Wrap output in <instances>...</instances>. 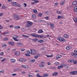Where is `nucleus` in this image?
Wrapping results in <instances>:
<instances>
[{"mask_svg": "<svg viewBox=\"0 0 77 77\" xmlns=\"http://www.w3.org/2000/svg\"><path fill=\"white\" fill-rule=\"evenodd\" d=\"M30 36H32V37H35V38H42L44 37L43 35H38L35 33H32L30 34Z\"/></svg>", "mask_w": 77, "mask_h": 77, "instance_id": "obj_1", "label": "nucleus"}, {"mask_svg": "<svg viewBox=\"0 0 77 77\" xmlns=\"http://www.w3.org/2000/svg\"><path fill=\"white\" fill-rule=\"evenodd\" d=\"M13 18H14L15 21H17V20H19L20 19V17L17 14H14L13 15Z\"/></svg>", "mask_w": 77, "mask_h": 77, "instance_id": "obj_2", "label": "nucleus"}, {"mask_svg": "<svg viewBox=\"0 0 77 77\" xmlns=\"http://www.w3.org/2000/svg\"><path fill=\"white\" fill-rule=\"evenodd\" d=\"M57 39L59 40V41L61 42H66V40L64 38H62V37H59L57 38Z\"/></svg>", "mask_w": 77, "mask_h": 77, "instance_id": "obj_3", "label": "nucleus"}, {"mask_svg": "<svg viewBox=\"0 0 77 77\" xmlns=\"http://www.w3.org/2000/svg\"><path fill=\"white\" fill-rule=\"evenodd\" d=\"M31 54L32 55H35L36 54V51L35 49H30Z\"/></svg>", "mask_w": 77, "mask_h": 77, "instance_id": "obj_4", "label": "nucleus"}, {"mask_svg": "<svg viewBox=\"0 0 77 77\" xmlns=\"http://www.w3.org/2000/svg\"><path fill=\"white\" fill-rule=\"evenodd\" d=\"M27 23H28V24L26 25V27H31V26H32L33 24L30 21H28Z\"/></svg>", "mask_w": 77, "mask_h": 77, "instance_id": "obj_5", "label": "nucleus"}, {"mask_svg": "<svg viewBox=\"0 0 77 77\" xmlns=\"http://www.w3.org/2000/svg\"><path fill=\"white\" fill-rule=\"evenodd\" d=\"M44 61H43L41 62V64L39 65V67L40 68H43L44 67Z\"/></svg>", "mask_w": 77, "mask_h": 77, "instance_id": "obj_6", "label": "nucleus"}, {"mask_svg": "<svg viewBox=\"0 0 77 77\" xmlns=\"http://www.w3.org/2000/svg\"><path fill=\"white\" fill-rule=\"evenodd\" d=\"M70 74H73V75H75V74H77V71H74L71 72H70Z\"/></svg>", "mask_w": 77, "mask_h": 77, "instance_id": "obj_7", "label": "nucleus"}, {"mask_svg": "<svg viewBox=\"0 0 77 77\" xmlns=\"http://www.w3.org/2000/svg\"><path fill=\"white\" fill-rule=\"evenodd\" d=\"M11 5H13V6H17V5H18V3L15 2H11Z\"/></svg>", "mask_w": 77, "mask_h": 77, "instance_id": "obj_8", "label": "nucleus"}, {"mask_svg": "<svg viewBox=\"0 0 77 77\" xmlns=\"http://www.w3.org/2000/svg\"><path fill=\"white\" fill-rule=\"evenodd\" d=\"M19 60L20 61V62H22L26 61V60L24 58H20Z\"/></svg>", "mask_w": 77, "mask_h": 77, "instance_id": "obj_9", "label": "nucleus"}, {"mask_svg": "<svg viewBox=\"0 0 77 77\" xmlns=\"http://www.w3.org/2000/svg\"><path fill=\"white\" fill-rule=\"evenodd\" d=\"M62 57V55H58L56 57V59H60V58H61Z\"/></svg>", "mask_w": 77, "mask_h": 77, "instance_id": "obj_10", "label": "nucleus"}, {"mask_svg": "<svg viewBox=\"0 0 77 77\" xmlns=\"http://www.w3.org/2000/svg\"><path fill=\"white\" fill-rule=\"evenodd\" d=\"M50 26L51 27L52 29H54V24H53V23H50Z\"/></svg>", "mask_w": 77, "mask_h": 77, "instance_id": "obj_11", "label": "nucleus"}, {"mask_svg": "<svg viewBox=\"0 0 77 77\" xmlns=\"http://www.w3.org/2000/svg\"><path fill=\"white\" fill-rule=\"evenodd\" d=\"M58 75V73L57 72H55L52 74L53 76H57Z\"/></svg>", "mask_w": 77, "mask_h": 77, "instance_id": "obj_12", "label": "nucleus"}, {"mask_svg": "<svg viewBox=\"0 0 77 77\" xmlns=\"http://www.w3.org/2000/svg\"><path fill=\"white\" fill-rule=\"evenodd\" d=\"M32 17L33 19H36V15L35 14H33L32 15Z\"/></svg>", "mask_w": 77, "mask_h": 77, "instance_id": "obj_13", "label": "nucleus"}, {"mask_svg": "<svg viewBox=\"0 0 77 77\" xmlns=\"http://www.w3.org/2000/svg\"><path fill=\"white\" fill-rule=\"evenodd\" d=\"M74 59H71L68 60V62H70L71 63H72V62H74Z\"/></svg>", "mask_w": 77, "mask_h": 77, "instance_id": "obj_14", "label": "nucleus"}, {"mask_svg": "<svg viewBox=\"0 0 77 77\" xmlns=\"http://www.w3.org/2000/svg\"><path fill=\"white\" fill-rule=\"evenodd\" d=\"M49 75V74H44L43 75V77H48Z\"/></svg>", "mask_w": 77, "mask_h": 77, "instance_id": "obj_15", "label": "nucleus"}, {"mask_svg": "<svg viewBox=\"0 0 77 77\" xmlns=\"http://www.w3.org/2000/svg\"><path fill=\"white\" fill-rule=\"evenodd\" d=\"M15 60L14 59H11V63H15Z\"/></svg>", "mask_w": 77, "mask_h": 77, "instance_id": "obj_16", "label": "nucleus"}, {"mask_svg": "<svg viewBox=\"0 0 77 77\" xmlns=\"http://www.w3.org/2000/svg\"><path fill=\"white\" fill-rule=\"evenodd\" d=\"M43 32H44L42 29H40L38 31V33H43Z\"/></svg>", "mask_w": 77, "mask_h": 77, "instance_id": "obj_17", "label": "nucleus"}, {"mask_svg": "<svg viewBox=\"0 0 77 77\" xmlns=\"http://www.w3.org/2000/svg\"><path fill=\"white\" fill-rule=\"evenodd\" d=\"M74 12H77V6H75L74 8Z\"/></svg>", "mask_w": 77, "mask_h": 77, "instance_id": "obj_18", "label": "nucleus"}, {"mask_svg": "<svg viewBox=\"0 0 77 77\" xmlns=\"http://www.w3.org/2000/svg\"><path fill=\"white\" fill-rule=\"evenodd\" d=\"M14 29H20V26H16L14 27Z\"/></svg>", "mask_w": 77, "mask_h": 77, "instance_id": "obj_19", "label": "nucleus"}, {"mask_svg": "<svg viewBox=\"0 0 77 77\" xmlns=\"http://www.w3.org/2000/svg\"><path fill=\"white\" fill-rule=\"evenodd\" d=\"M8 44H9L11 45H14V42H8Z\"/></svg>", "mask_w": 77, "mask_h": 77, "instance_id": "obj_20", "label": "nucleus"}, {"mask_svg": "<svg viewBox=\"0 0 77 77\" xmlns=\"http://www.w3.org/2000/svg\"><path fill=\"white\" fill-rule=\"evenodd\" d=\"M44 42L43 40H39L38 41V42H39V43H42V42Z\"/></svg>", "mask_w": 77, "mask_h": 77, "instance_id": "obj_21", "label": "nucleus"}, {"mask_svg": "<svg viewBox=\"0 0 77 77\" xmlns=\"http://www.w3.org/2000/svg\"><path fill=\"white\" fill-rule=\"evenodd\" d=\"M15 55H17V56H18V55H20V52H17L15 53Z\"/></svg>", "mask_w": 77, "mask_h": 77, "instance_id": "obj_22", "label": "nucleus"}, {"mask_svg": "<svg viewBox=\"0 0 77 77\" xmlns=\"http://www.w3.org/2000/svg\"><path fill=\"white\" fill-rule=\"evenodd\" d=\"M69 35H68L65 34L64 35V37L66 38H68Z\"/></svg>", "mask_w": 77, "mask_h": 77, "instance_id": "obj_23", "label": "nucleus"}, {"mask_svg": "<svg viewBox=\"0 0 77 77\" xmlns=\"http://www.w3.org/2000/svg\"><path fill=\"white\" fill-rule=\"evenodd\" d=\"M38 40V39L37 38H35L32 39V41H34V42H36V41H37Z\"/></svg>", "mask_w": 77, "mask_h": 77, "instance_id": "obj_24", "label": "nucleus"}, {"mask_svg": "<svg viewBox=\"0 0 77 77\" xmlns=\"http://www.w3.org/2000/svg\"><path fill=\"white\" fill-rule=\"evenodd\" d=\"M77 3L76 1L72 3L73 5H77Z\"/></svg>", "mask_w": 77, "mask_h": 77, "instance_id": "obj_25", "label": "nucleus"}, {"mask_svg": "<svg viewBox=\"0 0 77 77\" xmlns=\"http://www.w3.org/2000/svg\"><path fill=\"white\" fill-rule=\"evenodd\" d=\"M3 40L4 41H8V40H9V38L5 37L3 39Z\"/></svg>", "mask_w": 77, "mask_h": 77, "instance_id": "obj_26", "label": "nucleus"}, {"mask_svg": "<svg viewBox=\"0 0 77 77\" xmlns=\"http://www.w3.org/2000/svg\"><path fill=\"white\" fill-rule=\"evenodd\" d=\"M75 23H77V19L76 18H74L73 19Z\"/></svg>", "mask_w": 77, "mask_h": 77, "instance_id": "obj_27", "label": "nucleus"}, {"mask_svg": "<svg viewBox=\"0 0 77 77\" xmlns=\"http://www.w3.org/2000/svg\"><path fill=\"white\" fill-rule=\"evenodd\" d=\"M57 14H60L62 13V11H57Z\"/></svg>", "mask_w": 77, "mask_h": 77, "instance_id": "obj_28", "label": "nucleus"}, {"mask_svg": "<svg viewBox=\"0 0 77 77\" xmlns=\"http://www.w3.org/2000/svg\"><path fill=\"white\" fill-rule=\"evenodd\" d=\"M38 16L39 17H41L42 16V13H39L38 14Z\"/></svg>", "mask_w": 77, "mask_h": 77, "instance_id": "obj_29", "label": "nucleus"}, {"mask_svg": "<svg viewBox=\"0 0 77 77\" xmlns=\"http://www.w3.org/2000/svg\"><path fill=\"white\" fill-rule=\"evenodd\" d=\"M17 45H23V44L21 43H17Z\"/></svg>", "mask_w": 77, "mask_h": 77, "instance_id": "obj_30", "label": "nucleus"}, {"mask_svg": "<svg viewBox=\"0 0 77 77\" xmlns=\"http://www.w3.org/2000/svg\"><path fill=\"white\" fill-rule=\"evenodd\" d=\"M36 76L37 77H43V76H41L39 74H37V75H36Z\"/></svg>", "mask_w": 77, "mask_h": 77, "instance_id": "obj_31", "label": "nucleus"}, {"mask_svg": "<svg viewBox=\"0 0 77 77\" xmlns=\"http://www.w3.org/2000/svg\"><path fill=\"white\" fill-rule=\"evenodd\" d=\"M66 50H68L69 49H70V47H69L66 46Z\"/></svg>", "mask_w": 77, "mask_h": 77, "instance_id": "obj_32", "label": "nucleus"}, {"mask_svg": "<svg viewBox=\"0 0 77 77\" xmlns=\"http://www.w3.org/2000/svg\"><path fill=\"white\" fill-rule=\"evenodd\" d=\"M25 56H28V57H30V55L29 54H25Z\"/></svg>", "mask_w": 77, "mask_h": 77, "instance_id": "obj_33", "label": "nucleus"}, {"mask_svg": "<svg viewBox=\"0 0 77 77\" xmlns=\"http://www.w3.org/2000/svg\"><path fill=\"white\" fill-rule=\"evenodd\" d=\"M2 8L3 9H6L7 8V7H6V6L5 5H3L2 6Z\"/></svg>", "mask_w": 77, "mask_h": 77, "instance_id": "obj_34", "label": "nucleus"}, {"mask_svg": "<svg viewBox=\"0 0 77 77\" xmlns=\"http://www.w3.org/2000/svg\"><path fill=\"white\" fill-rule=\"evenodd\" d=\"M63 18V17L60 16H59L57 17L58 19H60V18Z\"/></svg>", "mask_w": 77, "mask_h": 77, "instance_id": "obj_35", "label": "nucleus"}, {"mask_svg": "<svg viewBox=\"0 0 77 77\" xmlns=\"http://www.w3.org/2000/svg\"><path fill=\"white\" fill-rule=\"evenodd\" d=\"M55 65H58L59 64V63L58 62H56L54 63Z\"/></svg>", "mask_w": 77, "mask_h": 77, "instance_id": "obj_36", "label": "nucleus"}, {"mask_svg": "<svg viewBox=\"0 0 77 77\" xmlns=\"http://www.w3.org/2000/svg\"><path fill=\"white\" fill-rule=\"evenodd\" d=\"M3 47H4V48H6L7 47V45L6 44H4L2 46Z\"/></svg>", "mask_w": 77, "mask_h": 77, "instance_id": "obj_37", "label": "nucleus"}, {"mask_svg": "<svg viewBox=\"0 0 77 77\" xmlns=\"http://www.w3.org/2000/svg\"><path fill=\"white\" fill-rule=\"evenodd\" d=\"M33 12H34V13H37L38 11H37V10L35 9L33 11Z\"/></svg>", "mask_w": 77, "mask_h": 77, "instance_id": "obj_38", "label": "nucleus"}, {"mask_svg": "<svg viewBox=\"0 0 77 77\" xmlns=\"http://www.w3.org/2000/svg\"><path fill=\"white\" fill-rule=\"evenodd\" d=\"M76 53H75L74 52H72L71 54L72 55V56H75Z\"/></svg>", "mask_w": 77, "mask_h": 77, "instance_id": "obj_39", "label": "nucleus"}, {"mask_svg": "<svg viewBox=\"0 0 77 77\" xmlns=\"http://www.w3.org/2000/svg\"><path fill=\"white\" fill-rule=\"evenodd\" d=\"M6 60V58H4L3 60H1V62H4Z\"/></svg>", "mask_w": 77, "mask_h": 77, "instance_id": "obj_40", "label": "nucleus"}, {"mask_svg": "<svg viewBox=\"0 0 77 77\" xmlns=\"http://www.w3.org/2000/svg\"><path fill=\"white\" fill-rule=\"evenodd\" d=\"M12 75H13V76H15V75H17V74L16 73H13L11 74Z\"/></svg>", "mask_w": 77, "mask_h": 77, "instance_id": "obj_41", "label": "nucleus"}, {"mask_svg": "<svg viewBox=\"0 0 77 77\" xmlns=\"http://www.w3.org/2000/svg\"><path fill=\"white\" fill-rule=\"evenodd\" d=\"M45 19H46V20H48V19H49L50 18L48 17H45Z\"/></svg>", "mask_w": 77, "mask_h": 77, "instance_id": "obj_42", "label": "nucleus"}, {"mask_svg": "<svg viewBox=\"0 0 77 77\" xmlns=\"http://www.w3.org/2000/svg\"><path fill=\"white\" fill-rule=\"evenodd\" d=\"M46 56H47V57H52L53 55H46Z\"/></svg>", "mask_w": 77, "mask_h": 77, "instance_id": "obj_43", "label": "nucleus"}, {"mask_svg": "<svg viewBox=\"0 0 77 77\" xmlns=\"http://www.w3.org/2000/svg\"><path fill=\"white\" fill-rule=\"evenodd\" d=\"M63 66H67L68 65V64H63Z\"/></svg>", "mask_w": 77, "mask_h": 77, "instance_id": "obj_44", "label": "nucleus"}, {"mask_svg": "<svg viewBox=\"0 0 77 77\" xmlns=\"http://www.w3.org/2000/svg\"><path fill=\"white\" fill-rule=\"evenodd\" d=\"M5 71L3 70H1L0 71V73H4Z\"/></svg>", "mask_w": 77, "mask_h": 77, "instance_id": "obj_45", "label": "nucleus"}, {"mask_svg": "<svg viewBox=\"0 0 77 77\" xmlns=\"http://www.w3.org/2000/svg\"><path fill=\"white\" fill-rule=\"evenodd\" d=\"M30 61H31L32 62H35V60L34 59H33L31 60H30Z\"/></svg>", "mask_w": 77, "mask_h": 77, "instance_id": "obj_46", "label": "nucleus"}, {"mask_svg": "<svg viewBox=\"0 0 77 77\" xmlns=\"http://www.w3.org/2000/svg\"><path fill=\"white\" fill-rule=\"evenodd\" d=\"M21 30L22 32H24V31H25V29L24 28H22L21 29Z\"/></svg>", "mask_w": 77, "mask_h": 77, "instance_id": "obj_47", "label": "nucleus"}, {"mask_svg": "<svg viewBox=\"0 0 77 77\" xmlns=\"http://www.w3.org/2000/svg\"><path fill=\"white\" fill-rule=\"evenodd\" d=\"M38 57H39L38 56H35L34 57V58H35V59H38Z\"/></svg>", "mask_w": 77, "mask_h": 77, "instance_id": "obj_48", "label": "nucleus"}, {"mask_svg": "<svg viewBox=\"0 0 77 77\" xmlns=\"http://www.w3.org/2000/svg\"><path fill=\"white\" fill-rule=\"evenodd\" d=\"M25 51V49H24L23 48L21 49V51L22 52L24 51Z\"/></svg>", "mask_w": 77, "mask_h": 77, "instance_id": "obj_49", "label": "nucleus"}, {"mask_svg": "<svg viewBox=\"0 0 77 77\" xmlns=\"http://www.w3.org/2000/svg\"><path fill=\"white\" fill-rule=\"evenodd\" d=\"M60 66V68H62L63 67V64H62V65H61Z\"/></svg>", "mask_w": 77, "mask_h": 77, "instance_id": "obj_50", "label": "nucleus"}, {"mask_svg": "<svg viewBox=\"0 0 77 77\" xmlns=\"http://www.w3.org/2000/svg\"><path fill=\"white\" fill-rule=\"evenodd\" d=\"M3 29V27L0 25V29Z\"/></svg>", "mask_w": 77, "mask_h": 77, "instance_id": "obj_51", "label": "nucleus"}, {"mask_svg": "<svg viewBox=\"0 0 77 77\" xmlns=\"http://www.w3.org/2000/svg\"><path fill=\"white\" fill-rule=\"evenodd\" d=\"M73 63L74 64H77V60H75V61H74Z\"/></svg>", "mask_w": 77, "mask_h": 77, "instance_id": "obj_52", "label": "nucleus"}, {"mask_svg": "<svg viewBox=\"0 0 77 77\" xmlns=\"http://www.w3.org/2000/svg\"><path fill=\"white\" fill-rule=\"evenodd\" d=\"M35 3H38L39 2V1H34Z\"/></svg>", "mask_w": 77, "mask_h": 77, "instance_id": "obj_53", "label": "nucleus"}, {"mask_svg": "<svg viewBox=\"0 0 77 77\" xmlns=\"http://www.w3.org/2000/svg\"><path fill=\"white\" fill-rule=\"evenodd\" d=\"M65 3V1H64L62 2H61V5H63V4H64Z\"/></svg>", "mask_w": 77, "mask_h": 77, "instance_id": "obj_54", "label": "nucleus"}, {"mask_svg": "<svg viewBox=\"0 0 77 77\" xmlns=\"http://www.w3.org/2000/svg\"><path fill=\"white\" fill-rule=\"evenodd\" d=\"M0 54L1 56L3 55V54H4V53H3V52H2Z\"/></svg>", "mask_w": 77, "mask_h": 77, "instance_id": "obj_55", "label": "nucleus"}, {"mask_svg": "<svg viewBox=\"0 0 77 77\" xmlns=\"http://www.w3.org/2000/svg\"><path fill=\"white\" fill-rule=\"evenodd\" d=\"M3 13H1L0 14V17H2V16H3Z\"/></svg>", "mask_w": 77, "mask_h": 77, "instance_id": "obj_56", "label": "nucleus"}, {"mask_svg": "<svg viewBox=\"0 0 77 77\" xmlns=\"http://www.w3.org/2000/svg\"><path fill=\"white\" fill-rule=\"evenodd\" d=\"M28 76H29V77H33V75H28Z\"/></svg>", "mask_w": 77, "mask_h": 77, "instance_id": "obj_57", "label": "nucleus"}, {"mask_svg": "<svg viewBox=\"0 0 77 77\" xmlns=\"http://www.w3.org/2000/svg\"><path fill=\"white\" fill-rule=\"evenodd\" d=\"M17 7H20L21 6V5L20 4H18L17 3Z\"/></svg>", "mask_w": 77, "mask_h": 77, "instance_id": "obj_58", "label": "nucleus"}, {"mask_svg": "<svg viewBox=\"0 0 77 77\" xmlns=\"http://www.w3.org/2000/svg\"><path fill=\"white\" fill-rule=\"evenodd\" d=\"M22 74H26V72H25L24 71L22 72Z\"/></svg>", "mask_w": 77, "mask_h": 77, "instance_id": "obj_59", "label": "nucleus"}, {"mask_svg": "<svg viewBox=\"0 0 77 77\" xmlns=\"http://www.w3.org/2000/svg\"><path fill=\"white\" fill-rule=\"evenodd\" d=\"M21 69H20V68H17V70L18 71H21Z\"/></svg>", "mask_w": 77, "mask_h": 77, "instance_id": "obj_60", "label": "nucleus"}, {"mask_svg": "<svg viewBox=\"0 0 77 77\" xmlns=\"http://www.w3.org/2000/svg\"><path fill=\"white\" fill-rule=\"evenodd\" d=\"M14 71H15V72H17V69H14Z\"/></svg>", "mask_w": 77, "mask_h": 77, "instance_id": "obj_61", "label": "nucleus"}, {"mask_svg": "<svg viewBox=\"0 0 77 77\" xmlns=\"http://www.w3.org/2000/svg\"><path fill=\"white\" fill-rule=\"evenodd\" d=\"M27 53L28 54H30V52L29 51H27Z\"/></svg>", "mask_w": 77, "mask_h": 77, "instance_id": "obj_62", "label": "nucleus"}, {"mask_svg": "<svg viewBox=\"0 0 77 77\" xmlns=\"http://www.w3.org/2000/svg\"><path fill=\"white\" fill-rule=\"evenodd\" d=\"M74 53H77V51L76 50H75L74 51Z\"/></svg>", "mask_w": 77, "mask_h": 77, "instance_id": "obj_63", "label": "nucleus"}, {"mask_svg": "<svg viewBox=\"0 0 77 77\" xmlns=\"http://www.w3.org/2000/svg\"><path fill=\"white\" fill-rule=\"evenodd\" d=\"M75 57H77V54H75Z\"/></svg>", "mask_w": 77, "mask_h": 77, "instance_id": "obj_64", "label": "nucleus"}]
</instances>
